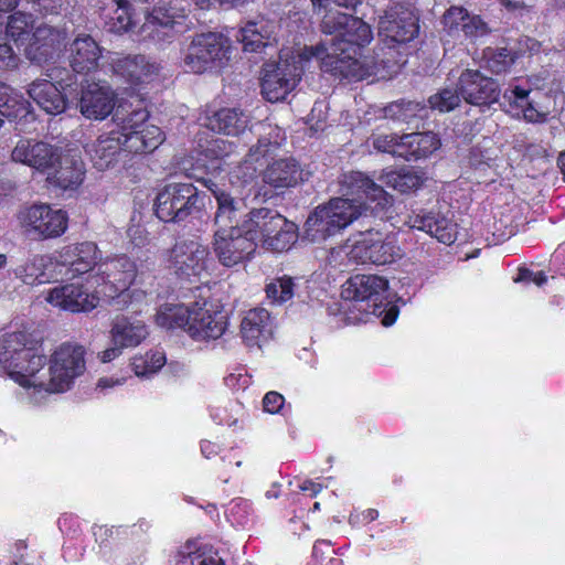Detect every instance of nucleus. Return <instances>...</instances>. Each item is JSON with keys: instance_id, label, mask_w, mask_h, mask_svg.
<instances>
[{"instance_id": "nucleus-24", "label": "nucleus", "mask_w": 565, "mask_h": 565, "mask_svg": "<svg viewBox=\"0 0 565 565\" xmlns=\"http://www.w3.org/2000/svg\"><path fill=\"white\" fill-rule=\"evenodd\" d=\"M84 162L74 150L60 148L56 164L45 172L46 181L61 190H75L84 180Z\"/></svg>"}, {"instance_id": "nucleus-46", "label": "nucleus", "mask_w": 565, "mask_h": 565, "mask_svg": "<svg viewBox=\"0 0 565 565\" xmlns=\"http://www.w3.org/2000/svg\"><path fill=\"white\" fill-rule=\"evenodd\" d=\"M350 15L340 11H329L324 14L321 22V30L327 35H333L330 40L322 42L333 43L341 39V33L344 32Z\"/></svg>"}, {"instance_id": "nucleus-64", "label": "nucleus", "mask_w": 565, "mask_h": 565, "mask_svg": "<svg viewBox=\"0 0 565 565\" xmlns=\"http://www.w3.org/2000/svg\"><path fill=\"white\" fill-rule=\"evenodd\" d=\"M396 317H397V311L395 309H391L390 311L386 312V315L384 316L383 320H382V323L386 327L388 326H392L395 320H396Z\"/></svg>"}, {"instance_id": "nucleus-45", "label": "nucleus", "mask_w": 565, "mask_h": 565, "mask_svg": "<svg viewBox=\"0 0 565 565\" xmlns=\"http://www.w3.org/2000/svg\"><path fill=\"white\" fill-rule=\"evenodd\" d=\"M483 67L494 74L505 72L513 64V56L507 49L487 47L482 54Z\"/></svg>"}, {"instance_id": "nucleus-48", "label": "nucleus", "mask_w": 565, "mask_h": 565, "mask_svg": "<svg viewBox=\"0 0 565 565\" xmlns=\"http://www.w3.org/2000/svg\"><path fill=\"white\" fill-rule=\"evenodd\" d=\"M295 284L290 277L284 276L266 286V294L275 303H284L294 296Z\"/></svg>"}, {"instance_id": "nucleus-32", "label": "nucleus", "mask_w": 565, "mask_h": 565, "mask_svg": "<svg viewBox=\"0 0 565 565\" xmlns=\"http://www.w3.org/2000/svg\"><path fill=\"white\" fill-rule=\"evenodd\" d=\"M201 125L212 131L237 136L245 130L248 117L236 108H223L200 118Z\"/></svg>"}, {"instance_id": "nucleus-30", "label": "nucleus", "mask_w": 565, "mask_h": 565, "mask_svg": "<svg viewBox=\"0 0 565 565\" xmlns=\"http://www.w3.org/2000/svg\"><path fill=\"white\" fill-rule=\"evenodd\" d=\"M70 64L74 72L88 74L99 66L102 47L90 35H78L70 44Z\"/></svg>"}, {"instance_id": "nucleus-53", "label": "nucleus", "mask_w": 565, "mask_h": 565, "mask_svg": "<svg viewBox=\"0 0 565 565\" xmlns=\"http://www.w3.org/2000/svg\"><path fill=\"white\" fill-rule=\"evenodd\" d=\"M278 149L277 141H270L267 138H259L257 143L252 146L245 159L262 166Z\"/></svg>"}, {"instance_id": "nucleus-23", "label": "nucleus", "mask_w": 565, "mask_h": 565, "mask_svg": "<svg viewBox=\"0 0 565 565\" xmlns=\"http://www.w3.org/2000/svg\"><path fill=\"white\" fill-rule=\"evenodd\" d=\"M138 277L135 263L121 255L98 264L97 274L94 276L97 287L114 291L130 286Z\"/></svg>"}, {"instance_id": "nucleus-8", "label": "nucleus", "mask_w": 565, "mask_h": 565, "mask_svg": "<svg viewBox=\"0 0 565 565\" xmlns=\"http://www.w3.org/2000/svg\"><path fill=\"white\" fill-rule=\"evenodd\" d=\"M302 50L296 54L282 52L277 64L265 65L262 93L268 102L282 100L297 86L306 64L311 61L300 60Z\"/></svg>"}, {"instance_id": "nucleus-51", "label": "nucleus", "mask_w": 565, "mask_h": 565, "mask_svg": "<svg viewBox=\"0 0 565 565\" xmlns=\"http://www.w3.org/2000/svg\"><path fill=\"white\" fill-rule=\"evenodd\" d=\"M460 94L449 87L440 89L429 97L431 109L446 113L455 109L460 104Z\"/></svg>"}, {"instance_id": "nucleus-7", "label": "nucleus", "mask_w": 565, "mask_h": 565, "mask_svg": "<svg viewBox=\"0 0 565 565\" xmlns=\"http://www.w3.org/2000/svg\"><path fill=\"white\" fill-rule=\"evenodd\" d=\"M338 253L343 254L349 263L356 265L391 264L403 255L394 236L384 235L380 231L374 230H367L352 235L340 246Z\"/></svg>"}, {"instance_id": "nucleus-12", "label": "nucleus", "mask_w": 565, "mask_h": 565, "mask_svg": "<svg viewBox=\"0 0 565 565\" xmlns=\"http://www.w3.org/2000/svg\"><path fill=\"white\" fill-rule=\"evenodd\" d=\"M103 294L94 277L86 285L71 282L51 288L45 294V301L53 307L72 313L89 312L95 309Z\"/></svg>"}, {"instance_id": "nucleus-5", "label": "nucleus", "mask_w": 565, "mask_h": 565, "mask_svg": "<svg viewBox=\"0 0 565 565\" xmlns=\"http://www.w3.org/2000/svg\"><path fill=\"white\" fill-rule=\"evenodd\" d=\"M86 370L85 349L76 343H62L51 354L46 372L36 373L32 388L45 393H63Z\"/></svg>"}, {"instance_id": "nucleus-27", "label": "nucleus", "mask_w": 565, "mask_h": 565, "mask_svg": "<svg viewBox=\"0 0 565 565\" xmlns=\"http://www.w3.org/2000/svg\"><path fill=\"white\" fill-rule=\"evenodd\" d=\"M206 186L212 191L217 203L214 216L215 231L230 232L232 228H242L239 218L246 207L244 200L218 189L212 181H207Z\"/></svg>"}, {"instance_id": "nucleus-60", "label": "nucleus", "mask_w": 565, "mask_h": 565, "mask_svg": "<svg viewBox=\"0 0 565 565\" xmlns=\"http://www.w3.org/2000/svg\"><path fill=\"white\" fill-rule=\"evenodd\" d=\"M122 349H125V348L113 343V347L104 350L99 354L100 361L103 363H108V362L113 361L114 359H116L117 356H119L121 354Z\"/></svg>"}, {"instance_id": "nucleus-20", "label": "nucleus", "mask_w": 565, "mask_h": 565, "mask_svg": "<svg viewBox=\"0 0 565 565\" xmlns=\"http://www.w3.org/2000/svg\"><path fill=\"white\" fill-rule=\"evenodd\" d=\"M184 18L183 9L172 3L161 4L147 18L141 26V34L143 39L158 44L170 42L174 36L173 26L181 23Z\"/></svg>"}, {"instance_id": "nucleus-41", "label": "nucleus", "mask_w": 565, "mask_h": 565, "mask_svg": "<svg viewBox=\"0 0 565 565\" xmlns=\"http://www.w3.org/2000/svg\"><path fill=\"white\" fill-rule=\"evenodd\" d=\"M271 33L273 26L264 21L248 22L238 31L236 39L243 44L245 52H258L266 46Z\"/></svg>"}, {"instance_id": "nucleus-37", "label": "nucleus", "mask_w": 565, "mask_h": 565, "mask_svg": "<svg viewBox=\"0 0 565 565\" xmlns=\"http://www.w3.org/2000/svg\"><path fill=\"white\" fill-rule=\"evenodd\" d=\"M192 309L193 302L189 305L166 302L157 309L154 322L162 329L171 330L179 328L188 333Z\"/></svg>"}, {"instance_id": "nucleus-56", "label": "nucleus", "mask_w": 565, "mask_h": 565, "mask_svg": "<svg viewBox=\"0 0 565 565\" xmlns=\"http://www.w3.org/2000/svg\"><path fill=\"white\" fill-rule=\"evenodd\" d=\"M284 396L275 391L268 392L263 398L264 411L270 414L278 413L284 406Z\"/></svg>"}, {"instance_id": "nucleus-11", "label": "nucleus", "mask_w": 565, "mask_h": 565, "mask_svg": "<svg viewBox=\"0 0 565 565\" xmlns=\"http://www.w3.org/2000/svg\"><path fill=\"white\" fill-rule=\"evenodd\" d=\"M199 192L191 183H170L162 188L154 200L157 217L163 222H181L198 207Z\"/></svg>"}, {"instance_id": "nucleus-13", "label": "nucleus", "mask_w": 565, "mask_h": 565, "mask_svg": "<svg viewBox=\"0 0 565 565\" xmlns=\"http://www.w3.org/2000/svg\"><path fill=\"white\" fill-rule=\"evenodd\" d=\"M388 288V281L376 275H356L351 277L342 287L341 296L344 300L364 303L365 301H373L370 303L361 305L359 309L362 311L363 317H349L354 321H366L369 315H377L376 301L381 299L382 295Z\"/></svg>"}, {"instance_id": "nucleus-29", "label": "nucleus", "mask_w": 565, "mask_h": 565, "mask_svg": "<svg viewBox=\"0 0 565 565\" xmlns=\"http://www.w3.org/2000/svg\"><path fill=\"white\" fill-rule=\"evenodd\" d=\"M241 337L249 348H262L273 337V321L264 308L245 312L241 321Z\"/></svg>"}, {"instance_id": "nucleus-31", "label": "nucleus", "mask_w": 565, "mask_h": 565, "mask_svg": "<svg viewBox=\"0 0 565 565\" xmlns=\"http://www.w3.org/2000/svg\"><path fill=\"white\" fill-rule=\"evenodd\" d=\"M305 171L299 163L291 158L279 159L267 166L263 172V181L274 189H286L303 181Z\"/></svg>"}, {"instance_id": "nucleus-43", "label": "nucleus", "mask_w": 565, "mask_h": 565, "mask_svg": "<svg viewBox=\"0 0 565 565\" xmlns=\"http://www.w3.org/2000/svg\"><path fill=\"white\" fill-rule=\"evenodd\" d=\"M381 186L386 185L402 193L417 189L420 178L412 172L387 171L380 177Z\"/></svg>"}, {"instance_id": "nucleus-38", "label": "nucleus", "mask_w": 565, "mask_h": 565, "mask_svg": "<svg viewBox=\"0 0 565 565\" xmlns=\"http://www.w3.org/2000/svg\"><path fill=\"white\" fill-rule=\"evenodd\" d=\"M42 30L40 28H34V19L31 14L15 12L9 17L7 23V35L18 46L35 44Z\"/></svg>"}, {"instance_id": "nucleus-59", "label": "nucleus", "mask_w": 565, "mask_h": 565, "mask_svg": "<svg viewBox=\"0 0 565 565\" xmlns=\"http://www.w3.org/2000/svg\"><path fill=\"white\" fill-rule=\"evenodd\" d=\"M125 383L124 377H113V376H104L100 377L97 382V388L100 391H106L108 388H113L118 385H122Z\"/></svg>"}, {"instance_id": "nucleus-33", "label": "nucleus", "mask_w": 565, "mask_h": 565, "mask_svg": "<svg viewBox=\"0 0 565 565\" xmlns=\"http://www.w3.org/2000/svg\"><path fill=\"white\" fill-rule=\"evenodd\" d=\"M411 226L428 233L440 243L450 245L456 239V224L444 215L433 212L417 214L411 220Z\"/></svg>"}, {"instance_id": "nucleus-2", "label": "nucleus", "mask_w": 565, "mask_h": 565, "mask_svg": "<svg viewBox=\"0 0 565 565\" xmlns=\"http://www.w3.org/2000/svg\"><path fill=\"white\" fill-rule=\"evenodd\" d=\"M148 118L149 113L143 107L118 105L109 132L99 136L86 147L94 167L100 171L109 169L118 161L122 151L147 153L157 149L164 136L159 127L147 124Z\"/></svg>"}, {"instance_id": "nucleus-6", "label": "nucleus", "mask_w": 565, "mask_h": 565, "mask_svg": "<svg viewBox=\"0 0 565 565\" xmlns=\"http://www.w3.org/2000/svg\"><path fill=\"white\" fill-rule=\"evenodd\" d=\"M242 234L250 238L255 249L260 243L275 252L288 249L297 239L295 224L267 207L254 209L246 214L242 221Z\"/></svg>"}, {"instance_id": "nucleus-21", "label": "nucleus", "mask_w": 565, "mask_h": 565, "mask_svg": "<svg viewBox=\"0 0 565 565\" xmlns=\"http://www.w3.org/2000/svg\"><path fill=\"white\" fill-rule=\"evenodd\" d=\"M458 87L461 97L476 106L497 103L500 96L498 83L475 70L467 68L461 73Z\"/></svg>"}, {"instance_id": "nucleus-26", "label": "nucleus", "mask_w": 565, "mask_h": 565, "mask_svg": "<svg viewBox=\"0 0 565 565\" xmlns=\"http://www.w3.org/2000/svg\"><path fill=\"white\" fill-rule=\"evenodd\" d=\"M115 74L131 85H140L152 81L160 71V65L145 55H117L111 60Z\"/></svg>"}, {"instance_id": "nucleus-22", "label": "nucleus", "mask_w": 565, "mask_h": 565, "mask_svg": "<svg viewBox=\"0 0 565 565\" xmlns=\"http://www.w3.org/2000/svg\"><path fill=\"white\" fill-rule=\"evenodd\" d=\"M117 95L107 83H87L79 99V111L87 119L104 120L115 109Z\"/></svg>"}, {"instance_id": "nucleus-57", "label": "nucleus", "mask_w": 565, "mask_h": 565, "mask_svg": "<svg viewBox=\"0 0 565 565\" xmlns=\"http://www.w3.org/2000/svg\"><path fill=\"white\" fill-rule=\"evenodd\" d=\"M19 57L12 47L6 43H0V67L11 70L18 66Z\"/></svg>"}, {"instance_id": "nucleus-10", "label": "nucleus", "mask_w": 565, "mask_h": 565, "mask_svg": "<svg viewBox=\"0 0 565 565\" xmlns=\"http://www.w3.org/2000/svg\"><path fill=\"white\" fill-rule=\"evenodd\" d=\"M228 41L222 34H198L183 52V65L189 72L202 74L228 60Z\"/></svg>"}, {"instance_id": "nucleus-16", "label": "nucleus", "mask_w": 565, "mask_h": 565, "mask_svg": "<svg viewBox=\"0 0 565 565\" xmlns=\"http://www.w3.org/2000/svg\"><path fill=\"white\" fill-rule=\"evenodd\" d=\"M418 29L414 12L402 4H395L386 10L379 22L380 35L384 41L392 43L409 42L417 35Z\"/></svg>"}, {"instance_id": "nucleus-19", "label": "nucleus", "mask_w": 565, "mask_h": 565, "mask_svg": "<svg viewBox=\"0 0 565 565\" xmlns=\"http://www.w3.org/2000/svg\"><path fill=\"white\" fill-rule=\"evenodd\" d=\"M443 31L451 39L476 41L490 33L488 24L462 7H450L443 17Z\"/></svg>"}, {"instance_id": "nucleus-61", "label": "nucleus", "mask_w": 565, "mask_h": 565, "mask_svg": "<svg viewBox=\"0 0 565 565\" xmlns=\"http://www.w3.org/2000/svg\"><path fill=\"white\" fill-rule=\"evenodd\" d=\"M502 6L509 11H522L525 4L518 0H501Z\"/></svg>"}, {"instance_id": "nucleus-28", "label": "nucleus", "mask_w": 565, "mask_h": 565, "mask_svg": "<svg viewBox=\"0 0 565 565\" xmlns=\"http://www.w3.org/2000/svg\"><path fill=\"white\" fill-rule=\"evenodd\" d=\"M99 252L96 244L83 242L70 244L60 249V262L64 265L67 276L85 274L97 265Z\"/></svg>"}, {"instance_id": "nucleus-1", "label": "nucleus", "mask_w": 565, "mask_h": 565, "mask_svg": "<svg viewBox=\"0 0 565 565\" xmlns=\"http://www.w3.org/2000/svg\"><path fill=\"white\" fill-rule=\"evenodd\" d=\"M343 198L331 199L327 204L316 207L305 224L306 238L312 243L341 232L367 210L364 196L371 203H375L376 212L392 206L393 199L381 185L360 171L344 173L341 180Z\"/></svg>"}, {"instance_id": "nucleus-62", "label": "nucleus", "mask_w": 565, "mask_h": 565, "mask_svg": "<svg viewBox=\"0 0 565 565\" xmlns=\"http://www.w3.org/2000/svg\"><path fill=\"white\" fill-rule=\"evenodd\" d=\"M299 488L305 492H311L312 495H317L321 491V486L310 480L305 481Z\"/></svg>"}, {"instance_id": "nucleus-49", "label": "nucleus", "mask_w": 565, "mask_h": 565, "mask_svg": "<svg viewBox=\"0 0 565 565\" xmlns=\"http://www.w3.org/2000/svg\"><path fill=\"white\" fill-rule=\"evenodd\" d=\"M117 8L108 21L109 31L124 33L130 30L132 19L128 0H116Z\"/></svg>"}, {"instance_id": "nucleus-44", "label": "nucleus", "mask_w": 565, "mask_h": 565, "mask_svg": "<svg viewBox=\"0 0 565 565\" xmlns=\"http://www.w3.org/2000/svg\"><path fill=\"white\" fill-rule=\"evenodd\" d=\"M43 259L42 255H35L31 257L25 264L19 266L14 274L18 278L22 279L23 282L33 284H46L47 277L43 275Z\"/></svg>"}, {"instance_id": "nucleus-36", "label": "nucleus", "mask_w": 565, "mask_h": 565, "mask_svg": "<svg viewBox=\"0 0 565 565\" xmlns=\"http://www.w3.org/2000/svg\"><path fill=\"white\" fill-rule=\"evenodd\" d=\"M111 341L116 345L132 348L140 344L148 335V328L141 320L117 317L110 330Z\"/></svg>"}, {"instance_id": "nucleus-50", "label": "nucleus", "mask_w": 565, "mask_h": 565, "mask_svg": "<svg viewBox=\"0 0 565 565\" xmlns=\"http://www.w3.org/2000/svg\"><path fill=\"white\" fill-rule=\"evenodd\" d=\"M371 140L374 149L380 152H387L398 157L405 154V150H403L402 145V137H398L396 134H374L372 135Z\"/></svg>"}, {"instance_id": "nucleus-14", "label": "nucleus", "mask_w": 565, "mask_h": 565, "mask_svg": "<svg viewBox=\"0 0 565 565\" xmlns=\"http://www.w3.org/2000/svg\"><path fill=\"white\" fill-rule=\"evenodd\" d=\"M20 223L26 232L41 237L61 236L67 228V214L49 204H33L20 213Z\"/></svg>"}, {"instance_id": "nucleus-17", "label": "nucleus", "mask_w": 565, "mask_h": 565, "mask_svg": "<svg viewBox=\"0 0 565 565\" xmlns=\"http://www.w3.org/2000/svg\"><path fill=\"white\" fill-rule=\"evenodd\" d=\"M11 158L17 163L45 173L56 164L60 148L33 138L20 139L12 149Z\"/></svg>"}, {"instance_id": "nucleus-63", "label": "nucleus", "mask_w": 565, "mask_h": 565, "mask_svg": "<svg viewBox=\"0 0 565 565\" xmlns=\"http://www.w3.org/2000/svg\"><path fill=\"white\" fill-rule=\"evenodd\" d=\"M534 271L530 269H520L518 277L514 279V281H525V282H532Z\"/></svg>"}, {"instance_id": "nucleus-47", "label": "nucleus", "mask_w": 565, "mask_h": 565, "mask_svg": "<svg viewBox=\"0 0 565 565\" xmlns=\"http://www.w3.org/2000/svg\"><path fill=\"white\" fill-rule=\"evenodd\" d=\"M6 105L0 107V114L8 118H23L29 115L30 104L21 94L11 88V92L4 98Z\"/></svg>"}, {"instance_id": "nucleus-25", "label": "nucleus", "mask_w": 565, "mask_h": 565, "mask_svg": "<svg viewBox=\"0 0 565 565\" xmlns=\"http://www.w3.org/2000/svg\"><path fill=\"white\" fill-rule=\"evenodd\" d=\"M511 106L520 109L524 119L531 122L544 121L551 113L552 97L540 90H529L515 86L504 93Z\"/></svg>"}, {"instance_id": "nucleus-40", "label": "nucleus", "mask_w": 565, "mask_h": 565, "mask_svg": "<svg viewBox=\"0 0 565 565\" xmlns=\"http://www.w3.org/2000/svg\"><path fill=\"white\" fill-rule=\"evenodd\" d=\"M175 565H223V561L212 546L190 542L179 552Z\"/></svg>"}, {"instance_id": "nucleus-58", "label": "nucleus", "mask_w": 565, "mask_h": 565, "mask_svg": "<svg viewBox=\"0 0 565 565\" xmlns=\"http://www.w3.org/2000/svg\"><path fill=\"white\" fill-rule=\"evenodd\" d=\"M128 237L136 246H143L149 242V234L142 225H131L127 231Z\"/></svg>"}, {"instance_id": "nucleus-35", "label": "nucleus", "mask_w": 565, "mask_h": 565, "mask_svg": "<svg viewBox=\"0 0 565 565\" xmlns=\"http://www.w3.org/2000/svg\"><path fill=\"white\" fill-rule=\"evenodd\" d=\"M104 300L116 310L141 312L150 303L149 295L138 287L126 286L119 290L100 289Z\"/></svg>"}, {"instance_id": "nucleus-34", "label": "nucleus", "mask_w": 565, "mask_h": 565, "mask_svg": "<svg viewBox=\"0 0 565 565\" xmlns=\"http://www.w3.org/2000/svg\"><path fill=\"white\" fill-rule=\"evenodd\" d=\"M29 96L50 115H58L66 109V99L61 90L50 81L39 79L30 84Z\"/></svg>"}, {"instance_id": "nucleus-3", "label": "nucleus", "mask_w": 565, "mask_h": 565, "mask_svg": "<svg viewBox=\"0 0 565 565\" xmlns=\"http://www.w3.org/2000/svg\"><path fill=\"white\" fill-rule=\"evenodd\" d=\"M373 39L369 24L350 15L341 39L333 43L320 42L317 45L303 46L300 60L319 61L321 71L340 78L360 81L371 75H379L380 66L369 57L360 60L359 47L369 44Z\"/></svg>"}, {"instance_id": "nucleus-42", "label": "nucleus", "mask_w": 565, "mask_h": 565, "mask_svg": "<svg viewBox=\"0 0 565 565\" xmlns=\"http://www.w3.org/2000/svg\"><path fill=\"white\" fill-rule=\"evenodd\" d=\"M166 364L163 352H148L132 359L131 367L138 377H149L156 374Z\"/></svg>"}, {"instance_id": "nucleus-39", "label": "nucleus", "mask_w": 565, "mask_h": 565, "mask_svg": "<svg viewBox=\"0 0 565 565\" xmlns=\"http://www.w3.org/2000/svg\"><path fill=\"white\" fill-rule=\"evenodd\" d=\"M403 158L419 159L434 153L440 147V140L434 132H413L402 136Z\"/></svg>"}, {"instance_id": "nucleus-15", "label": "nucleus", "mask_w": 565, "mask_h": 565, "mask_svg": "<svg viewBox=\"0 0 565 565\" xmlns=\"http://www.w3.org/2000/svg\"><path fill=\"white\" fill-rule=\"evenodd\" d=\"M227 328V315L216 306L193 302L188 334L194 340H216Z\"/></svg>"}, {"instance_id": "nucleus-52", "label": "nucleus", "mask_w": 565, "mask_h": 565, "mask_svg": "<svg viewBox=\"0 0 565 565\" xmlns=\"http://www.w3.org/2000/svg\"><path fill=\"white\" fill-rule=\"evenodd\" d=\"M423 109L424 107L420 106L419 103L402 100L387 106L385 108V116L407 121L414 117L419 116L418 113Z\"/></svg>"}, {"instance_id": "nucleus-55", "label": "nucleus", "mask_w": 565, "mask_h": 565, "mask_svg": "<svg viewBox=\"0 0 565 565\" xmlns=\"http://www.w3.org/2000/svg\"><path fill=\"white\" fill-rule=\"evenodd\" d=\"M257 169L258 166L256 163L244 159V161L233 170L232 177L242 181V183H247L255 178Z\"/></svg>"}, {"instance_id": "nucleus-9", "label": "nucleus", "mask_w": 565, "mask_h": 565, "mask_svg": "<svg viewBox=\"0 0 565 565\" xmlns=\"http://www.w3.org/2000/svg\"><path fill=\"white\" fill-rule=\"evenodd\" d=\"M167 268L180 278H201L207 274L213 260L206 245L199 239H182L162 255Z\"/></svg>"}, {"instance_id": "nucleus-18", "label": "nucleus", "mask_w": 565, "mask_h": 565, "mask_svg": "<svg viewBox=\"0 0 565 565\" xmlns=\"http://www.w3.org/2000/svg\"><path fill=\"white\" fill-rule=\"evenodd\" d=\"M213 249L225 267H233L247 260L255 252L254 243L242 234V228H232L230 232L215 231Z\"/></svg>"}, {"instance_id": "nucleus-4", "label": "nucleus", "mask_w": 565, "mask_h": 565, "mask_svg": "<svg viewBox=\"0 0 565 565\" xmlns=\"http://www.w3.org/2000/svg\"><path fill=\"white\" fill-rule=\"evenodd\" d=\"M38 343L25 329L7 332L0 338V370L24 388H32L36 373L46 364Z\"/></svg>"}, {"instance_id": "nucleus-54", "label": "nucleus", "mask_w": 565, "mask_h": 565, "mask_svg": "<svg viewBox=\"0 0 565 565\" xmlns=\"http://www.w3.org/2000/svg\"><path fill=\"white\" fill-rule=\"evenodd\" d=\"M42 257L47 260L43 262V275L47 277V282L67 276L64 265L60 262V250L54 255H42Z\"/></svg>"}]
</instances>
